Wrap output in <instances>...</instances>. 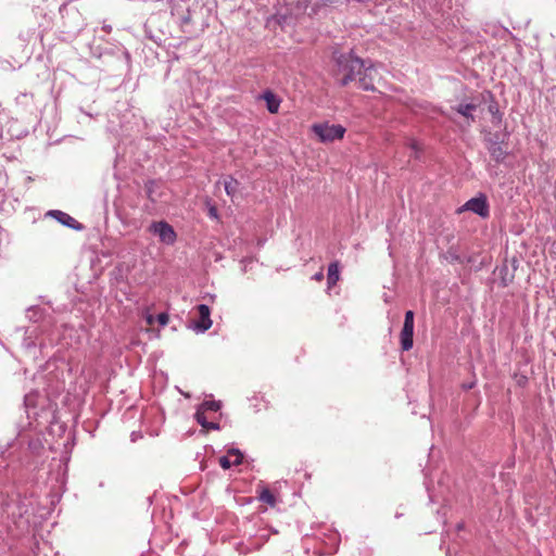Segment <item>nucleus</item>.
Masks as SVG:
<instances>
[{"instance_id":"22","label":"nucleus","mask_w":556,"mask_h":556,"mask_svg":"<svg viewBox=\"0 0 556 556\" xmlns=\"http://www.w3.org/2000/svg\"><path fill=\"white\" fill-rule=\"evenodd\" d=\"M332 2V0H311L312 10L315 12V8L320 4H327Z\"/></svg>"},{"instance_id":"24","label":"nucleus","mask_w":556,"mask_h":556,"mask_svg":"<svg viewBox=\"0 0 556 556\" xmlns=\"http://www.w3.org/2000/svg\"><path fill=\"white\" fill-rule=\"evenodd\" d=\"M404 323L414 324V312L413 311H407L405 313Z\"/></svg>"},{"instance_id":"8","label":"nucleus","mask_w":556,"mask_h":556,"mask_svg":"<svg viewBox=\"0 0 556 556\" xmlns=\"http://www.w3.org/2000/svg\"><path fill=\"white\" fill-rule=\"evenodd\" d=\"M480 105V101L472 98L469 102L463 101L453 106L452 110L462 115L467 122H475V113Z\"/></svg>"},{"instance_id":"3","label":"nucleus","mask_w":556,"mask_h":556,"mask_svg":"<svg viewBox=\"0 0 556 556\" xmlns=\"http://www.w3.org/2000/svg\"><path fill=\"white\" fill-rule=\"evenodd\" d=\"M311 128L318 139H342L346 131L342 125L328 122L314 124Z\"/></svg>"},{"instance_id":"1","label":"nucleus","mask_w":556,"mask_h":556,"mask_svg":"<svg viewBox=\"0 0 556 556\" xmlns=\"http://www.w3.org/2000/svg\"><path fill=\"white\" fill-rule=\"evenodd\" d=\"M336 70L333 76L341 86H346L351 81H358L359 88L370 91L374 90V64L371 60L358 58L353 51L333 52Z\"/></svg>"},{"instance_id":"7","label":"nucleus","mask_w":556,"mask_h":556,"mask_svg":"<svg viewBox=\"0 0 556 556\" xmlns=\"http://www.w3.org/2000/svg\"><path fill=\"white\" fill-rule=\"evenodd\" d=\"M200 319L192 325V329L197 333H203L212 327L211 309L206 304L197 306Z\"/></svg>"},{"instance_id":"6","label":"nucleus","mask_w":556,"mask_h":556,"mask_svg":"<svg viewBox=\"0 0 556 556\" xmlns=\"http://www.w3.org/2000/svg\"><path fill=\"white\" fill-rule=\"evenodd\" d=\"M470 211L482 218H486L490 214L486 197L480 193L478 197L469 199L458 212Z\"/></svg>"},{"instance_id":"23","label":"nucleus","mask_w":556,"mask_h":556,"mask_svg":"<svg viewBox=\"0 0 556 556\" xmlns=\"http://www.w3.org/2000/svg\"><path fill=\"white\" fill-rule=\"evenodd\" d=\"M144 319L149 326H152L155 321V317L149 311L144 313Z\"/></svg>"},{"instance_id":"18","label":"nucleus","mask_w":556,"mask_h":556,"mask_svg":"<svg viewBox=\"0 0 556 556\" xmlns=\"http://www.w3.org/2000/svg\"><path fill=\"white\" fill-rule=\"evenodd\" d=\"M260 501L274 506L276 503L274 494L268 489H263L260 493Z\"/></svg>"},{"instance_id":"30","label":"nucleus","mask_w":556,"mask_h":556,"mask_svg":"<svg viewBox=\"0 0 556 556\" xmlns=\"http://www.w3.org/2000/svg\"><path fill=\"white\" fill-rule=\"evenodd\" d=\"M3 137V129H2V126L0 125V139Z\"/></svg>"},{"instance_id":"31","label":"nucleus","mask_w":556,"mask_h":556,"mask_svg":"<svg viewBox=\"0 0 556 556\" xmlns=\"http://www.w3.org/2000/svg\"><path fill=\"white\" fill-rule=\"evenodd\" d=\"M211 215H212V216H216V211H215V208H212V210H211Z\"/></svg>"},{"instance_id":"9","label":"nucleus","mask_w":556,"mask_h":556,"mask_svg":"<svg viewBox=\"0 0 556 556\" xmlns=\"http://www.w3.org/2000/svg\"><path fill=\"white\" fill-rule=\"evenodd\" d=\"M47 215L53 217L55 220H58L60 224L74 229V230H80L83 229L81 224H79L74 217L68 215L65 212L59 211V210H52L47 213Z\"/></svg>"},{"instance_id":"29","label":"nucleus","mask_w":556,"mask_h":556,"mask_svg":"<svg viewBox=\"0 0 556 556\" xmlns=\"http://www.w3.org/2000/svg\"><path fill=\"white\" fill-rule=\"evenodd\" d=\"M4 182H5V177L0 175V189H2Z\"/></svg>"},{"instance_id":"13","label":"nucleus","mask_w":556,"mask_h":556,"mask_svg":"<svg viewBox=\"0 0 556 556\" xmlns=\"http://www.w3.org/2000/svg\"><path fill=\"white\" fill-rule=\"evenodd\" d=\"M340 279V265L338 262H332L328 266L327 285L328 289L332 288Z\"/></svg>"},{"instance_id":"32","label":"nucleus","mask_w":556,"mask_h":556,"mask_svg":"<svg viewBox=\"0 0 556 556\" xmlns=\"http://www.w3.org/2000/svg\"><path fill=\"white\" fill-rule=\"evenodd\" d=\"M416 143H417V141H413V146H412L413 149H417Z\"/></svg>"},{"instance_id":"14","label":"nucleus","mask_w":556,"mask_h":556,"mask_svg":"<svg viewBox=\"0 0 556 556\" xmlns=\"http://www.w3.org/2000/svg\"><path fill=\"white\" fill-rule=\"evenodd\" d=\"M263 99L266 102L267 110L270 113H277L280 106V99L271 91L267 90L263 94Z\"/></svg>"},{"instance_id":"15","label":"nucleus","mask_w":556,"mask_h":556,"mask_svg":"<svg viewBox=\"0 0 556 556\" xmlns=\"http://www.w3.org/2000/svg\"><path fill=\"white\" fill-rule=\"evenodd\" d=\"M195 420L205 429L218 430L219 426L216 422H211V420H206V417L202 410L195 412Z\"/></svg>"},{"instance_id":"19","label":"nucleus","mask_w":556,"mask_h":556,"mask_svg":"<svg viewBox=\"0 0 556 556\" xmlns=\"http://www.w3.org/2000/svg\"><path fill=\"white\" fill-rule=\"evenodd\" d=\"M156 186L157 184L154 180H150L146 185L147 195L152 202H155L157 199V194L155 191Z\"/></svg>"},{"instance_id":"12","label":"nucleus","mask_w":556,"mask_h":556,"mask_svg":"<svg viewBox=\"0 0 556 556\" xmlns=\"http://www.w3.org/2000/svg\"><path fill=\"white\" fill-rule=\"evenodd\" d=\"M505 141H490L488 147L489 152L496 162H502L507 155V150L504 147Z\"/></svg>"},{"instance_id":"25","label":"nucleus","mask_w":556,"mask_h":556,"mask_svg":"<svg viewBox=\"0 0 556 556\" xmlns=\"http://www.w3.org/2000/svg\"><path fill=\"white\" fill-rule=\"evenodd\" d=\"M489 111L492 115H496L498 113V109H497V104L496 103H492L489 105Z\"/></svg>"},{"instance_id":"27","label":"nucleus","mask_w":556,"mask_h":556,"mask_svg":"<svg viewBox=\"0 0 556 556\" xmlns=\"http://www.w3.org/2000/svg\"><path fill=\"white\" fill-rule=\"evenodd\" d=\"M130 437L132 442H136L138 439L142 438L141 433L136 431H134Z\"/></svg>"},{"instance_id":"26","label":"nucleus","mask_w":556,"mask_h":556,"mask_svg":"<svg viewBox=\"0 0 556 556\" xmlns=\"http://www.w3.org/2000/svg\"><path fill=\"white\" fill-rule=\"evenodd\" d=\"M313 279L314 280H317V281H321L324 279V271L323 269H320L318 273H316L314 276H313Z\"/></svg>"},{"instance_id":"11","label":"nucleus","mask_w":556,"mask_h":556,"mask_svg":"<svg viewBox=\"0 0 556 556\" xmlns=\"http://www.w3.org/2000/svg\"><path fill=\"white\" fill-rule=\"evenodd\" d=\"M414 324L404 323L401 331V346L403 351H409L413 348L414 341Z\"/></svg>"},{"instance_id":"10","label":"nucleus","mask_w":556,"mask_h":556,"mask_svg":"<svg viewBox=\"0 0 556 556\" xmlns=\"http://www.w3.org/2000/svg\"><path fill=\"white\" fill-rule=\"evenodd\" d=\"M243 455L238 448H230L227 455L219 458V465L223 469H229L231 466H237L242 463Z\"/></svg>"},{"instance_id":"2","label":"nucleus","mask_w":556,"mask_h":556,"mask_svg":"<svg viewBox=\"0 0 556 556\" xmlns=\"http://www.w3.org/2000/svg\"><path fill=\"white\" fill-rule=\"evenodd\" d=\"M428 5L432 11L429 12V15L432 16L433 24L438 28L442 27L451 16L448 13L452 8L451 0H429Z\"/></svg>"},{"instance_id":"5","label":"nucleus","mask_w":556,"mask_h":556,"mask_svg":"<svg viewBox=\"0 0 556 556\" xmlns=\"http://www.w3.org/2000/svg\"><path fill=\"white\" fill-rule=\"evenodd\" d=\"M149 231L155 235L164 244L173 245L176 242L177 235L174 228L166 222H153L149 226Z\"/></svg>"},{"instance_id":"16","label":"nucleus","mask_w":556,"mask_h":556,"mask_svg":"<svg viewBox=\"0 0 556 556\" xmlns=\"http://www.w3.org/2000/svg\"><path fill=\"white\" fill-rule=\"evenodd\" d=\"M224 187L227 195L232 198L238 190L239 181L232 177H229L224 181Z\"/></svg>"},{"instance_id":"28","label":"nucleus","mask_w":556,"mask_h":556,"mask_svg":"<svg viewBox=\"0 0 556 556\" xmlns=\"http://www.w3.org/2000/svg\"><path fill=\"white\" fill-rule=\"evenodd\" d=\"M39 446H41V443H40V442H38V443H34V444H33V443H29V447H30V448H34V450H35V448H37V447H39Z\"/></svg>"},{"instance_id":"4","label":"nucleus","mask_w":556,"mask_h":556,"mask_svg":"<svg viewBox=\"0 0 556 556\" xmlns=\"http://www.w3.org/2000/svg\"><path fill=\"white\" fill-rule=\"evenodd\" d=\"M45 403L46 397L41 395L39 392L34 391L27 393L24 399L27 417L37 418L42 413H46V410L43 409Z\"/></svg>"},{"instance_id":"20","label":"nucleus","mask_w":556,"mask_h":556,"mask_svg":"<svg viewBox=\"0 0 556 556\" xmlns=\"http://www.w3.org/2000/svg\"><path fill=\"white\" fill-rule=\"evenodd\" d=\"M192 22V15L190 10L187 11L186 15H182L180 18V25L184 31H190L189 25Z\"/></svg>"},{"instance_id":"17","label":"nucleus","mask_w":556,"mask_h":556,"mask_svg":"<svg viewBox=\"0 0 556 556\" xmlns=\"http://www.w3.org/2000/svg\"><path fill=\"white\" fill-rule=\"evenodd\" d=\"M220 406L222 405L219 401H205L197 410H202L205 414L206 410L217 412Z\"/></svg>"},{"instance_id":"21","label":"nucleus","mask_w":556,"mask_h":556,"mask_svg":"<svg viewBox=\"0 0 556 556\" xmlns=\"http://www.w3.org/2000/svg\"><path fill=\"white\" fill-rule=\"evenodd\" d=\"M155 320H157V323L161 325V326H166L168 324V315L166 313H160L156 317H155Z\"/></svg>"}]
</instances>
